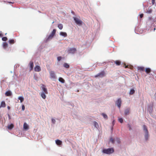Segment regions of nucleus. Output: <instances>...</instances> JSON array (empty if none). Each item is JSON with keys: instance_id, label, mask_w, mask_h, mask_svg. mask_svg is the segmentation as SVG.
Instances as JSON below:
<instances>
[{"instance_id": "nucleus-6", "label": "nucleus", "mask_w": 156, "mask_h": 156, "mask_svg": "<svg viewBox=\"0 0 156 156\" xmlns=\"http://www.w3.org/2000/svg\"><path fill=\"white\" fill-rule=\"evenodd\" d=\"M105 76V73L104 71H103L100 73H98L97 75L95 76V77L96 78L98 76L100 77H103Z\"/></svg>"}, {"instance_id": "nucleus-2", "label": "nucleus", "mask_w": 156, "mask_h": 156, "mask_svg": "<svg viewBox=\"0 0 156 156\" xmlns=\"http://www.w3.org/2000/svg\"><path fill=\"white\" fill-rule=\"evenodd\" d=\"M73 18L76 24L79 26L82 25L83 22L79 18L76 17H73Z\"/></svg>"}, {"instance_id": "nucleus-16", "label": "nucleus", "mask_w": 156, "mask_h": 156, "mask_svg": "<svg viewBox=\"0 0 156 156\" xmlns=\"http://www.w3.org/2000/svg\"><path fill=\"white\" fill-rule=\"evenodd\" d=\"M8 46V44L6 42H4L3 44V47L4 49H6Z\"/></svg>"}, {"instance_id": "nucleus-1", "label": "nucleus", "mask_w": 156, "mask_h": 156, "mask_svg": "<svg viewBox=\"0 0 156 156\" xmlns=\"http://www.w3.org/2000/svg\"><path fill=\"white\" fill-rule=\"evenodd\" d=\"M114 151L113 148H109L107 149H104L102 151L103 153L106 154H110L113 153Z\"/></svg>"}, {"instance_id": "nucleus-25", "label": "nucleus", "mask_w": 156, "mask_h": 156, "mask_svg": "<svg viewBox=\"0 0 156 156\" xmlns=\"http://www.w3.org/2000/svg\"><path fill=\"white\" fill-rule=\"evenodd\" d=\"M45 94V93H42L41 94V97L44 99H45L46 97V95Z\"/></svg>"}, {"instance_id": "nucleus-43", "label": "nucleus", "mask_w": 156, "mask_h": 156, "mask_svg": "<svg viewBox=\"0 0 156 156\" xmlns=\"http://www.w3.org/2000/svg\"><path fill=\"white\" fill-rule=\"evenodd\" d=\"M115 120H113V124L114 125V124L115 123Z\"/></svg>"}, {"instance_id": "nucleus-34", "label": "nucleus", "mask_w": 156, "mask_h": 156, "mask_svg": "<svg viewBox=\"0 0 156 156\" xmlns=\"http://www.w3.org/2000/svg\"><path fill=\"white\" fill-rule=\"evenodd\" d=\"M2 40L4 41H6L7 40V38L6 37H4L2 38Z\"/></svg>"}, {"instance_id": "nucleus-42", "label": "nucleus", "mask_w": 156, "mask_h": 156, "mask_svg": "<svg viewBox=\"0 0 156 156\" xmlns=\"http://www.w3.org/2000/svg\"><path fill=\"white\" fill-rule=\"evenodd\" d=\"M7 108H8V109L9 110V109H10V107H9V106H8L7 107Z\"/></svg>"}, {"instance_id": "nucleus-26", "label": "nucleus", "mask_w": 156, "mask_h": 156, "mask_svg": "<svg viewBox=\"0 0 156 156\" xmlns=\"http://www.w3.org/2000/svg\"><path fill=\"white\" fill-rule=\"evenodd\" d=\"M125 66V68H129L131 69H132L133 68V66L130 65V66H129V65H127V66H126V64H124V66Z\"/></svg>"}, {"instance_id": "nucleus-3", "label": "nucleus", "mask_w": 156, "mask_h": 156, "mask_svg": "<svg viewBox=\"0 0 156 156\" xmlns=\"http://www.w3.org/2000/svg\"><path fill=\"white\" fill-rule=\"evenodd\" d=\"M143 130L145 131V138L146 140H147L149 137L147 129L146 126L144 125H143Z\"/></svg>"}, {"instance_id": "nucleus-35", "label": "nucleus", "mask_w": 156, "mask_h": 156, "mask_svg": "<svg viewBox=\"0 0 156 156\" xmlns=\"http://www.w3.org/2000/svg\"><path fill=\"white\" fill-rule=\"evenodd\" d=\"M119 122L120 123H122L123 122V120L122 118H119Z\"/></svg>"}, {"instance_id": "nucleus-30", "label": "nucleus", "mask_w": 156, "mask_h": 156, "mask_svg": "<svg viewBox=\"0 0 156 156\" xmlns=\"http://www.w3.org/2000/svg\"><path fill=\"white\" fill-rule=\"evenodd\" d=\"M138 69L139 70L144 71V68L143 67H140L138 68Z\"/></svg>"}, {"instance_id": "nucleus-21", "label": "nucleus", "mask_w": 156, "mask_h": 156, "mask_svg": "<svg viewBox=\"0 0 156 156\" xmlns=\"http://www.w3.org/2000/svg\"><path fill=\"white\" fill-rule=\"evenodd\" d=\"M9 44H12L15 43V41L14 39H10L9 40Z\"/></svg>"}, {"instance_id": "nucleus-15", "label": "nucleus", "mask_w": 156, "mask_h": 156, "mask_svg": "<svg viewBox=\"0 0 156 156\" xmlns=\"http://www.w3.org/2000/svg\"><path fill=\"white\" fill-rule=\"evenodd\" d=\"M5 95L7 96H10L12 95V94L10 91H8L6 92Z\"/></svg>"}, {"instance_id": "nucleus-17", "label": "nucleus", "mask_w": 156, "mask_h": 156, "mask_svg": "<svg viewBox=\"0 0 156 156\" xmlns=\"http://www.w3.org/2000/svg\"><path fill=\"white\" fill-rule=\"evenodd\" d=\"M58 80L62 83H64L65 82V80L62 77H59L58 79Z\"/></svg>"}, {"instance_id": "nucleus-11", "label": "nucleus", "mask_w": 156, "mask_h": 156, "mask_svg": "<svg viewBox=\"0 0 156 156\" xmlns=\"http://www.w3.org/2000/svg\"><path fill=\"white\" fill-rule=\"evenodd\" d=\"M60 35L65 37L67 36V34L66 32H61L60 33Z\"/></svg>"}, {"instance_id": "nucleus-20", "label": "nucleus", "mask_w": 156, "mask_h": 156, "mask_svg": "<svg viewBox=\"0 0 156 156\" xmlns=\"http://www.w3.org/2000/svg\"><path fill=\"white\" fill-rule=\"evenodd\" d=\"M151 71V70L150 68H146L145 69V72L147 74L150 73Z\"/></svg>"}, {"instance_id": "nucleus-23", "label": "nucleus", "mask_w": 156, "mask_h": 156, "mask_svg": "<svg viewBox=\"0 0 156 156\" xmlns=\"http://www.w3.org/2000/svg\"><path fill=\"white\" fill-rule=\"evenodd\" d=\"M18 99L20 100V102H22L24 101V98L23 97H18Z\"/></svg>"}, {"instance_id": "nucleus-41", "label": "nucleus", "mask_w": 156, "mask_h": 156, "mask_svg": "<svg viewBox=\"0 0 156 156\" xmlns=\"http://www.w3.org/2000/svg\"><path fill=\"white\" fill-rule=\"evenodd\" d=\"M3 34H2L0 33V37H1L3 36Z\"/></svg>"}, {"instance_id": "nucleus-12", "label": "nucleus", "mask_w": 156, "mask_h": 156, "mask_svg": "<svg viewBox=\"0 0 156 156\" xmlns=\"http://www.w3.org/2000/svg\"><path fill=\"white\" fill-rule=\"evenodd\" d=\"M6 106L5 102L4 101H2L1 102V105H0V108L2 107H5Z\"/></svg>"}, {"instance_id": "nucleus-47", "label": "nucleus", "mask_w": 156, "mask_h": 156, "mask_svg": "<svg viewBox=\"0 0 156 156\" xmlns=\"http://www.w3.org/2000/svg\"><path fill=\"white\" fill-rule=\"evenodd\" d=\"M153 0V1H154L155 0Z\"/></svg>"}, {"instance_id": "nucleus-38", "label": "nucleus", "mask_w": 156, "mask_h": 156, "mask_svg": "<svg viewBox=\"0 0 156 156\" xmlns=\"http://www.w3.org/2000/svg\"><path fill=\"white\" fill-rule=\"evenodd\" d=\"M62 59V57L61 56L58 57L57 58V59L58 61H60Z\"/></svg>"}, {"instance_id": "nucleus-5", "label": "nucleus", "mask_w": 156, "mask_h": 156, "mask_svg": "<svg viewBox=\"0 0 156 156\" xmlns=\"http://www.w3.org/2000/svg\"><path fill=\"white\" fill-rule=\"evenodd\" d=\"M76 51V49L75 48H70L68 49L67 52L68 54H73Z\"/></svg>"}, {"instance_id": "nucleus-40", "label": "nucleus", "mask_w": 156, "mask_h": 156, "mask_svg": "<svg viewBox=\"0 0 156 156\" xmlns=\"http://www.w3.org/2000/svg\"><path fill=\"white\" fill-rule=\"evenodd\" d=\"M144 16V14H141L140 15V18H142Z\"/></svg>"}, {"instance_id": "nucleus-7", "label": "nucleus", "mask_w": 156, "mask_h": 156, "mask_svg": "<svg viewBox=\"0 0 156 156\" xmlns=\"http://www.w3.org/2000/svg\"><path fill=\"white\" fill-rule=\"evenodd\" d=\"M122 103V101L121 98H119L116 102V104L117 105L119 108H120Z\"/></svg>"}, {"instance_id": "nucleus-8", "label": "nucleus", "mask_w": 156, "mask_h": 156, "mask_svg": "<svg viewBox=\"0 0 156 156\" xmlns=\"http://www.w3.org/2000/svg\"><path fill=\"white\" fill-rule=\"evenodd\" d=\"M50 78L51 79H55L56 78V76L55 73L54 71H51L50 72Z\"/></svg>"}, {"instance_id": "nucleus-29", "label": "nucleus", "mask_w": 156, "mask_h": 156, "mask_svg": "<svg viewBox=\"0 0 156 156\" xmlns=\"http://www.w3.org/2000/svg\"><path fill=\"white\" fill-rule=\"evenodd\" d=\"M58 27L60 30H62L63 28V25L61 24H59L58 25Z\"/></svg>"}, {"instance_id": "nucleus-22", "label": "nucleus", "mask_w": 156, "mask_h": 156, "mask_svg": "<svg viewBox=\"0 0 156 156\" xmlns=\"http://www.w3.org/2000/svg\"><path fill=\"white\" fill-rule=\"evenodd\" d=\"M115 63L117 66H119L121 65V62L119 60H116L115 62Z\"/></svg>"}, {"instance_id": "nucleus-4", "label": "nucleus", "mask_w": 156, "mask_h": 156, "mask_svg": "<svg viewBox=\"0 0 156 156\" xmlns=\"http://www.w3.org/2000/svg\"><path fill=\"white\" fill-rule=\"evenodd\" d=\"M56 30L54 29L53 30L51 34L48 36L47 39V41L52 39L56 33Z\"/></svg>"}, {"instance_id": "nucleus-46", "label": "nucleus", "mask_w": 156, "mask_h": 156, "mask_svg": "<svg viewBox=\"0 0 156 156\" xmlns=\"http://www.w3.org/2000/svg\"><path fill=\"white\" fill-rule=\"evenodd\" d=\"M72 13H74V12H72Z\"/></svg>"}, {"instance_id": "nucleus-44", "label": "nucleus", "mask_w": 156, "mask_h": 156, "mask_svg": "<svg viewBox=\"0 0 156 156\" xmlns=\"http://www.w3.org/2000/svg\"><path fill=\"white\" fill-rule=\"evenodd\" d=\"M8 116H9V119H10V115H9V114H8Z\"/></svg>"}, {"instance_id": "nucleus-48", "label": "nucleus", "mask_w": 156, "mask_h": 156, "mask_svg": "<svg viewBox=\"0 0 156 156\" xmlns=\"http://www.w3.org/2000/svg\"><path fill=\"white\" fill-rule=\"evenodd\" d=\"M155 28H154V30H155Z\"/></svg>"}, {"instance_id": "nucleus-32", "label": "nucleus", "mask_w": 156, "mask_h": 156, "mask_svg": "<svg viewBox=\"0 0 156 156\" xmlns=\"http://www.w3.org/2000/svg\"><path fill=\"white\" fill-rule=\"evenodd\" d=\"M13 127V124H11L8 126V128L9 129H12Z\"/></svg>"}, {"instance_id": "nucleus-37", "label": "nucleus", "mask_w": 156, "mask_h": 156, "mask_svg": "<svg viewBox=\"0 0 156 156\" xmlns=\"http://www.w3.org/2000/svg\"><path fill=\"white\" fill-rule=\"evenodd\" d=\"M25 106H24V105H23L22 106V110L24 111L25 110Z\"/></svg>"}, {"instance_id": "nucleus-13", "label": "nucleus", "mask_w": 156, "mask_h": 156, "mask_svg": "<svg viewBox=\"0 0 156 156\" xmlns=\"http://www.w3.org/2000/svg\"><path fill=\"white\" fill-rule=\"evenodd\" d=\"M55 142L56 144L58 145H60L62 144V141L58 140H56L55 141Z\"/></svg>"}, {"instance_id": "nucleus-28", "label": "nucleus", "mask_w": 156, "mask_h": 156, "mask_svg": "<svg viewBox=\"0 0 156 156\" xmlns=\"http://www.w3.org/2000/svg\"><path fill=\"white\" fill-rule=\"evenodd\" d=\"M101 115L103 116L105 119H107L108 116L106 114L104 113H102L101 114Z\"/></svg>"}, {"instance_id": "nucleus-36", "label": "nucleus", "mask_w": 156, "mask_h": 156, "mask_svg": "<svg viewBox=\"0 0 156 156\" xmlns=\"http://www.w3.org/2000/svg\"><path fill=\"white\" fill-rule=\"evenodd\" d=\"M110 141L112 143H114V139L111 137L110 138Z\"/></svg>"}, {"instance_id": "nucleus-24", "label": "nucleus", "mask_w": 156, "mask_h": 156, "mask_svg": "<svg viewBox=\"0 0 156 156\" xmlns=\"http://www.w3.org/2000/svg\"><path fill=\"white\" fill-rule=\"evenodd\" d=\"M42 89L43 90V91H44V93L45 94H48V91L47 90V89L45 87H43Z\"/></svg>"}, {"instance_id": "nucleus-10", "label": "nucleus", "mask_w": 156, "mask_h": 156, "mask_svg": "<svg viewBox=\"0 0 156 156\" xmlns=\"http://www.w3.org/2000/svg\"><path fill=\"white\" fill-rule=\"evenodd\" d=\"M34 70L36 72H40L41 71V69L39 66H36L34 68Z\"/></svg>"}, {"instance_id": "nucleus-39", "label": "nucleus", "mask_w": 156, "mask_h": 156, "mask_svg": "<svg viewBox=\"0 0 156 156\" xmlns=\"http://www.w3.org/2000/svg\"><path fill=\"white\" fill-rule=\"evenodd\" d=\"M51 121H52V122L53 123V124H54L55 123V119H51Z\"/></svg>"}, {"instance_id": "nucleus-27", "label": "nucleus", "mask_w": 156, "mask_h": 156, "mask_svg": "<svg viewBox=\"0 0 156 156\" xmlns=\"http://www.w3.org/2000/svg\"><path fill=\"white\" fill-rule=\"evenodd\" d=\"M135 93V90L133 89H131L129 92V94L130 95H132Z\"/></svg>"}, {"instance_id": "nucleus-18", "label": "nucleus", "mask_w": 156, "mask_h": 156, "mask_svg": "<svg viewBox=\"0 0 156 156\" xmlns=\"http://www.w3.org/2000/svg\"><path fill=\"white\" fill-rule=\"evenodd\" d=\"M129 109L127 108L126 109L125 111V115H128L129 114Z\"/></svg>"}, {"instance_id": "nucleus-19", "label": "nucleus", "mask_w": 156, "mask_h": 156, "mask_svg": "<svg viewBox=\"0 0 156 156\" xmlns=\"http://www.w3.org/2000/svg\"><path fill=\"white\" fill-rule=\"evenodd\" d=\"M63 66L66 68H69V65L66 63H65L63 64Z\"/></svg>"}, {"instance_id": "nucleus-31", "label": "nucleus", "mask_w": 156, "mask_h": 156, "mask_svg": "<svg viewBox=\"0 0 156 156\" xmlns=\"http://www.w3.org/2000/svg\"><path fill=\"white\" fill-rule=\"evenodd\" d=\"M94 126L95 127H96V128H97L98 127V123L97 122L95 121L94 122Z\"/></svg>"}, {"instance_id": "nucleus-33", "label": "nucleus", "mask_w": 156, "mask_h": 156, "mask_svg": "<svg viewBox=\"0 0 156 156\" xmlns=\"http://www.w3.org/2000/svg\"><path fill=\"white\" fill-rule=\"evenodd\" d=\"M152 10L151 9H149V8H148V9L147 11V12L148 13H151V12H152Z\"/></svg>"}, {"instance_id": "nucleus-9", "label": "nucleus", "mask_w": 156, "mask_h": 156, "mask_svg": "<svg viewBox=\"0 0 156 156\" xmlns=\"http://www.w3.org/2000/svg\"><path fill=\"white\" fill-rule=\"evenodd\" d=\"M30 66V71H31L33 69L34 67V62L32 61H30L29 64Z\"/></svg>"}, {"instance_id": "nucleus-45", "label": "nucleus", "mask_w": 156, "mask_h": 156, "mask_svg": "<svg viewBox=\"0 0 156 156\" xmlns=\"http://www.w3.org/2000/svg\"><path fill=\"white\" fill-rule=\"evenodd\" d=\"M9 3H12V2H9Z\"/></svg>"}, {"instance_id": "nucleus-14", "label": "nucleus", "mask_w": 156, "mask_h": 156, "mask_svg": "<svg viewBox=\"0 0 156 156\" xmlns=\"http://www.w3.org/2000/svg\"><path fill=\"white\" fill-rule=\"evenodd\" d=\"M23 128L27 130V129H28V127H29L28 126L25 122L24 123V124H23Z\"/></svg>"}]
</instances>
